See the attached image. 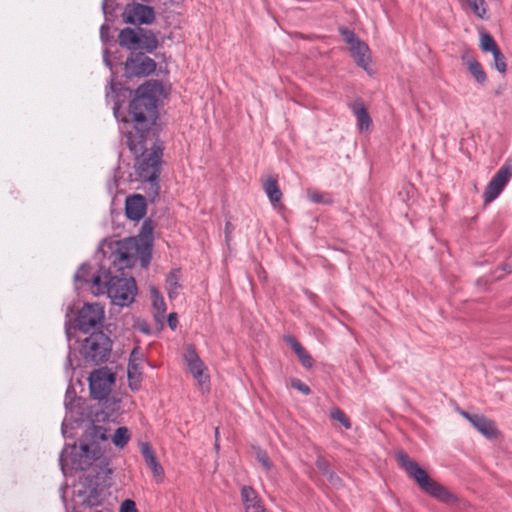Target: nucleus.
<instances>
[{"mask_svg": "<svg viewBox=\"0 0 512 512\" xmlns=\"http://www.w3.org/2000/svg\"><path fill=\"white\" fill-rule=\"evenodd\" d=\"M340 33L347 45H349V51L356 64L363 68L369 75H372V69L369 66L370 63V49L368 45L361 41L356 34L346 28H341Z\"/></svg>", "mask_w": 512, "mask_h": 512, "instance_id": "obj_10", "label": "nucleus"}, {"mask_svg": "<svg viewBox=\"0 0 512 512\" xmlns=\"http://www.w3.org/2000/svg\"><path fill=\"white\" fill-rule=\"evenodd\" d=\"M503 270L507 273H512V263H507L503 266Z\"/></svg>", "mask_w": 512, "mask_h": 512, "instance_id": "obj_50", "label": "nucleus"}, {"mask_svg": "<svg viewBox=\"0 0 512 512\" xmlns=\"http://www.w3.org/2000/svg\"><path fill=\"white\" fill-rule=\"evenodd\" d=\"M142 267H147L151 260V250L149 246H140L138 254Z\"/></svg>", "mask_w": 512, "mask_h": 512, "instance_id": "obj_35", "label": "nucleus"}, {"mask_svg": "<svg viewBox=\"0 0 512 512\" xmlns=\"http://www.w3.org/2000/svg\"><path fill=\"white\" fill-rule=\"evenodd\" d=\"M102 10L105 15H107L108 11V0H103L102 2Z\"/></svg>", "mask_w": 512, "mask_h": 512, "instance_id": "obj_48", "label": "nucleus"}, {"mask_svg": "<svg viewBox=\"0 0 512 512\" xmlns=\"http://www.w3.org/2000/svg\"><path fill=\"white\" fill-rule=\"evenodd\" d=\"M117 186H118L117 181L114 179L113 182H110L108 184V189L110 190V192H112L113 188L116 189Z\"/></svg>", "mask_w": 512, "mask_h": 512, "instance_id": "obj_49", "label": "nucleus"}, {"mask_svg": "<svg viewBox=\"0 0 512 512\" xmlns=\"http://www.w3.org/2000/svg\"><path fill=\"white\" fill-rule=\"evenodd\" d=\"M134 359L135 360V363H138V361L140 360V352H139V348L136 347L132 350V352L130 353V358L129 360H132Z\"/></svg>", "mask_w": 512, "mask_h": 512, "instance_id": "obj_43", "label": "nucleus"}, {"mask_svg": "<svg viewBox=\"0 0 512 512\" xmlns=\"http://www.w3.org/2000/svg\"><path fill=\"white\" fill-rule=\"evenodd\" d=\"M141 448L146 449V448H151V447L148 443H142Z\"/></svg>", "mask_w": 512, "mask_h": 512, "instance_id": "obj_53", "label": "nucleus"}, {"mask_svg": "<svg viewBox=\"0 0 512 512\" xmlns=\"http://www.w3.org/2000/svg\"><path fill=\"white\" fill-rule=\"evenodd\" d=\"M125 212L128 219L138 221L146 213V199L140 194L128 196L125 202Z\"/></svg>", "mask_w": 512, "mask_h": 512, "instance_id": "obj_18", "label": "nucleus"}, {"mask_svg": "<svg viewBox=\"0 0 512 512\" xmlns=\"http://www.w3.org/2000/svg\"><path fill=\"white\" fill-rule=\"evenodd\" d=\"M492 55H493V59H494L495 69L498 72H500L501 74H504L506 72L507 65H506V60H505L503 53L499 49V50H496L495 52H493Z\"/></svg>", "mask_w": 512, "mask_h": 512, "instance_id": "obj_34", "label": "nucleus"}, {"mask_svg": "<svg viewBox=\"0 0 512 512\" xmlns=\"http://www.w3.org/2000/svg\"><path fill=\"white\" fill-rule=\"evenodd\" d=\"M65 332H66V336H67L68 341H70L71 333H70V329L67 326H66Z\"/></svg>", "mask_w": 512, "mask_h": 512, "instance_id": "obj_51", "label": "nucleus"}, {"mask_svg": "<svg viewBox=\"0 0 512 512\" xmlns=\"http://www.w3.org/2000/svg\"><path fill=\"white\" fill-rule=\"evenodd\" d=\"M181 272L179 269L172 270L166 277V290L168 297L173 300L176 299L179 290L181 289L180 284Z\"/></svg>", "mask_w": 512, "mask_h": 512, "instance_id": "obj_24", "label": "nucleus"}, {"mask_svg": "<svg viewBox=\"0 0 512 512\" xmlns=\"http://www.w3.org/2000/svg\"><path fill=\"white\" fill-rule=\"evenodd\" d=\"M142 455L156 482H162L164 479V469L155 455V450H142Z\"/></svg>", "mask_w": 512, "mask_h": 512, "instance_id": "obj_22", "label": "nucleus"}, {"mask_svg": "<svg viewBox=\"0 0 512 512\" xmlns=\"http://www.w3.org/2000/svg\"><path fill=\"white\" fill-rule=\"evenodd\" d=\"M349 108L357 119L358 129L361 132L368 131L371 127L372 120L363 101L361 99H356L349 105Z\"/></svg>", "mask_w": 512, "mask_h": 512, "instance_id": "obj_20", "label": "nucleus"}, {"mask_svg": "<svg viewBox=\"0 0 512 512\" xmlns=\"http://www.w3.org/2000/svg\"><path fill=\"white\" fill-rule=\"evenodd\" d=\"M512 177V166L505 163L496 172L492 179L487 184L485 191L482 195L484 204L492 203L502 193L503 189Z\"/></svg>", "mask_w": 512, "mask_h": 512, "instance_id": "obj_14", "label": "nucleus"}, {"mask_svg": "<svg viewBox=\"0 0 512 512\" xmlns=\"http://www.w3.org/2000/svg\"><path fill=\"white\" fill-rule=\"evenodd\" d=\"M122 16L128 24L148 25L154 21L155 11L151 6L145 4L130 3L126 5Z\"/></svg>", "mask_w": 512, "mask_h": 512, "instance_id": "obj_15", "label": "nucleus"}, {"mask_svg": "<svg viewBox=\"0 0 512 512\" xmlns=\"http://www.w3.org/2000/svg\"><path fill=\"white\" fill-rule=\"evenodd\" d=\"M118 39L122 47L131 51L145 50L151 53L158 47L156 35L142 28L126 27L120 31Z\"/></svg>", "mask_w": 512, "mask_h": 512, "instance_id": "obj_8", "label": "nucleus"}, {"mask_svg": "<svg viewBox=\"0 0 512 512\" xmlns=\"http://www.w3.org/2000/svg\"><path fill=\"white\" fill-rule=\"evenodd\" d=\"M139 250L140 245L136 238H124L115 242L107 261L116 271L122 272L136 263Z\"/></svg>", "mask_w": 512, "mask_h": 512, "instance_id": "obj_7", "label": "nucleus"}, {"mask_svg": "<svg viewBox=\"0 0 512 512\" xmlns=\"http://www.w3.org/2000/svg\"><path fill=\"white\" fill-rule=\"evenodd\" d=\"M257 460L266 471H269L271 469L272 463L264 450H259L257 454Z\"/></svg>", "mask_w": 512, "mask_h": 512, "instance_id": "obj_37", "label": "nucleus"}, {"mask_svg": "<svg viewBox=\"0 0 512 512\" xmlns=\"http://www.w3.org/2000/svg\"><path fill=\"white\" fill-rule=\"evenodd\" d=\"M91 267L87 264H82L74 275L76 282L83 281L85 283L92 284V278L94 275H90Z\"/></svg>", "mask_w": 512, "mask_h": 512, "instance_id": "obj_32", "label": "nucleus"}, {"mask_svg": "<svg viewBox=\"0 0 512 512\" xmlns=\"http://www.w3.org/2000/svg\"><path fill=\"white\" fill-rule=\"evenodd\" d=\"M119 512H138L136 509V504L131 499L124 500L120 505Z\"/></svg>", "mask_w": 512, "mask_h": 512, "instance_id": "obj_40", "label": "nucleus"}, {"mask_svg": "<svg viewBox=\"0 0 512 512\" xmlns=\"http://www.w3.org/2000/svg\"><path fill=\"white\" fill-rule=\"evenodd\" d=\"M115 90V84L111 79L109 89L106 91V99L107 101L113 100L114 116L121 121L120 132L129 150L133 154H137L144 148V144L151 134V127L158 117L157 102L162 94L163 86L158 81H147L140 85L129 104V118L121 117L120 103L116 99Z\"/></svg>", "mask_w": 512, "mask_h": 512, "instance_id": "obj_1", "label": "nucleus"}, {"mask_svg": "<svg viewBox=\"0 0 512 512\" xmlns=\"http://www.w3.org/2000/svg\"><path fill=\"white\" fill-rule=\"evenodd\" d=\"M330 418L337 421L346 430L351 429L352 425L346 414L338 407L331 409Z\"/></svg>", "mask_w": 512, "mask_h": 512, "instance_id": "obj_29", "label": "nucleus"}, {"mask_svg": "<svg viewBox=\"0 0 512 512\" xmlns=\"http://www.w3.org/2000/svg\"><path fill=\"white\" fill-rule=\"evenodd\" d=\"M100 415L96 414L93 419L84 429L80 438V445L78 448H100L102 444H106L110 435L108 429L104 425L99 424Z\"/></svg>", "mask_w": 512, "mask_h": 512, "instance_id": "obj_11", "label": "nucleus"}, {"mask_svg": "<svg viewBox=\"0 0 512 512\" xmlns=\"http://www.w3.org/2000/svg\"><path fill=\"white\" fill-rule=\"evenodd\" d=\"M146 147V143L144 144ZM136 155H140L137 159L136 171L139 178L150 183L154 189V193L158 194L159 190V176L161 172V159L163 155V147L159 140H156L150 151L146 152L145 148L138 152Z\"/></svg>", "mask_w": 512, "mask_h": 512, "instance_id": "obj_6", "label": "nucleus"}, {"mask_svg": "<svg viewBox=\"0 0 512 512\" xmlns=\"http://www.w3.org/2000/svg\"><path fill=\"white\" fill-rule=\"evenodd\" d=\"M474 14L479 18L484 19L487 13L484 0H465Z\"/></svg>", "mask_w": 512, "mask_h": 512, "instance_id": "obj_33", "label": "nucleus"}, {"mask_svg": "<svg viewBox=\"0 0 512 512\" xmlns=\"http://www.w3.org/2000/svg\"><path fill=\"white\" fill-rule=\"evenodd\" d=\"M67 428H68V424H67L66 420H64V421L62 422V434H63V436H64V437H68V434H67V433H68Z\"/></svg>", "mask_w": 512, "mask_h": 512, "instance_id": "obj_47", "label": "nucleus"}, {"mask_svg": "<svg viewBox=\"0 0 512 512\" xmlns=\"http://www.w3.org/2000/svg\"><path fill=\"white\" fill-rule=\"evenodd\" d=\"M127 376H128V382L129 387L132 390H138L140 388L141 383V367L139 363H135V360H129L128 367H127Z\"/></svg>", "mask_w": 512, "mask_h": 512, "instance_id": "obj_25", "label": "nucleus"}, {"mask_svg": "<svg viewBox=\"0 0 512 512\" xmlns=\"http://www.w3.org/2000/svg\"><path fill=\"white\" fill-rule=\"evenodd\" d=\"M184 360L189 372L201 386L209 382V376L205 373L207 368L192 345L186 347Z\"/></svg>", "mask_w": 512, "mask_h": 512, "instance_id": "obj_16", "label": "nucleus"}, {"mask_svg": "<svg viewBox=\"0 0 512 512\" xmlns=\"http://www.w3.org/2000/svg\"><path fill=\"white\" fill-rule=\"evenodd\" d=\"M63 448H72V449H75V448H77V445H76V443H73L72 445H70V444H65Z\"/></svg>", "mask_w": 512, "mask_h": 512, "instance_id": "obj_52", "label": "nucleus"}, {"mask_svg": "<svg viewBox=\"0 0 512 512\" xmlns=\"http://www.w3.org/2000/svg\"><path fill=\"white\" fill-rule=\"evenodd\" d=\"M168 324L172 329H174L176 327V325H177V314L176 313L169 314Z\"/></svg>", "mask_w": 512, "mask_h": 512, "instance_id": "obj_42", "label": "nucleus"}, {"mask_svg": "<svg viewBox=\"0 0 512 512\" xmlns=\"http://www.w3.org/2000/svg\"><path fill=\"white\" fill-rule=\"evenodd\" d=\"M263 189L273 206L280 202L282 192L276 179L272 177L268 178L263 184Z\"/></svg>", "mask_w": 512, "mask_h": 512, "instance_id": "obj_26", "label": "nucleus"}, {"mask_svg": "<svg viewBox=\"0 0 512 512\" xmlns=\"http://www.w3.org/2000/svg\"><path fill=\"white\" fill-rule=\"evenodd\" d=\"M462 61L466 65L469 73L480 85H484L487 82V74L484 71L480 62L473 56L463 55Z\"/></svg>", "mask_w": 512, "mask_h": 512, "instance_id": "obj_21", "label": "nucleus"}, {"mask_svg": "<svg viewBox=\"0 0 512 512\" xmlns=\"http://www.w3.org/2000/svg\"><path fill=\"white\" fill-rule=\"evenodd\" d=\"M71 393H74V389L71 385L68 386L67 388V391H66V400H65V405L67 406L68 405V398L70 397Z\"/></svg>", "mask_w": 512, "mask_h": 512, "instance_id": "obj_46", "label": "nucleus"}, {"mask_svg": "<svg viewBox=\"0 0 512 512\" xmlns=\"http://www.w3.org/2000/svg\"><path fill=\"white\" fill-rule=\"evenodd\" d=\"M92 293H107L113 304L126 307L134 301L137 286L134 278L126 277L123 272L120 276H112L110 267L106 268V264L102 263L92 278Z\"/></svg>", "mask_w": 512, "mask_h": 512, "instance_id": "obj_2", "label": "nucleus"}, {"mask_svg": "<svg viewBox=\"0 0 512 512\" xmlns=\"http://www.w3.org/2000/svg\"><path fill=\"white\" fill-rule=\"evenodd\" d=\"M241 500L245 512H266L258 493L251 486L244 485L241 488Z\"/></svg>", "mask_w": 512, "mask_h": 512, "instance_id": "obj_19", "label": "nucleus"}, {"mask_svg": "<svg viewBox=\"0 0 512 512\" xmlns=\"http://www.w3.org/2000/svg\"><path fill=\"white\" fill-rule=\"evenodd\" d=\"M103 319V307L97 303H87L78 313L77 326L80 331L88 333L91 329L101 326Z\"/></svg>", "mask_w": 512, "mask_h": 512, "instance_id": "obj_13", "label": "nucleus"}, {"mask_svg": "<svg viewBox=\"0 0 512 512\" xmlns=\"http://www.w3.org/2000/svg\"><path fill=\"white\" fill-rule=\"evenodd\" d=\"M325 477L333 488L339 489L342 486L341 478L338 475H336L333 471L326 474Z\"/></svg>", "mask_w": 512, "mask_h": 512, "instance_id": "obj_38", "label": "nucleus"}, {"mask_svg": "<svg viewBox=\"0 0 512 512\" xmlns=\"http://www.w3.org/2000/svg\"><path fill=\"white\" fill-rule=\"evenodd\" d=\"M65 369L66 370H73L72 361H71V351H69L66 362H65Z\"/></svg>", "mask_w": 512, "mask_h": 512, "instance_id": "obj_44", "label": "nucleus"}, {"mask_svg": "<svg viewBox=\"0 0 512 512\" xmlns=\"http://www.w3.org/2000/svg\"><path fill=\"white\" fill-rule=\"evenodd\" d=\"M103 61L104 63L106 64V66H108L109 68H111V62L108 58V50H104V53H103Z\"/></svg>", "mask_w": 512, "mask_h": 512, "instance_id": "obj_45", "label": "nucleus"}, {"mask_svg": "<svg viewBox=\"0 0 512 512\" xmlns=\"http://www.w3.org/2000/svg\"><path fill=\"white\" fill-rule=\"evenodd\" d=\"M397 461L406 473L416 481L422 491L444 503L454 500L453 495L443 485L429 477L427 472L417 462L410 459L406 453L400 451L397 454Z\"/></svg>", "mask_w": 512, "mask_h": 512, "instance_id": "obj_4", "label": "nucleus"}, {"mask_svg": "<svg viewBox=\"0 0 512 512\" xmlns=\"http://www.w3.org/2000/svg\"><path fill=\"white\" fill-rule=\"evenodd\" d=\"M150 294L152 298L153 307L157 310L158 313L164 314L166 311V304L157 288L151 287Z\"/></svg>", "mask_w": 512, "mask_h": 512, "instance_id": "obj_30", "label": "nucleus"}, {"mask_svg": "<svg viewBox=\"0 0 512 512\" xmlns=\"http://www.w3.org/2000/svg\"><path fill=\"white\" fill-rule=\"evenodd\" d=\"M112 342L102 331L94 332L82 344V354L86 362L95 365L105 363L111 354Z\"/></svg>", "mask_w": 512, "mask_h": 512, "instance_id": "obj_9", "label": "nucleus"}, {"mask_svg": "<svg viewBox=\"0 0 512 512\" xmlns=\"http://www.w3.org/2000/svg\"><path fill=\"white\" fill-rule=\"evenodd\" d=\"M307 197L312 203H315V204H330V203H332V198L329 194H323L316 190H308Z\"/></svg>", "mask_w": 512, "mask_h": 512, "instance_id": "obj_31", "label": "nucleus"}, {"mask_svg": "<svg viewBox=\"0 0 512 512\" xmlns=\"http://www.w3.org/2000/svg\"><path fill=\"white\" fill-rule=\"evenodd\" d=\"M112 443L118 447L123 448L126 446L131 438L129 429L125 426L118 427L114 434L110 436Z\"/></svg>", "mask_w": 512, "mask_h": 512, "instance_id": "obj_27", "label": "nucleus"}, {"mask_svg": "<svg viewBox=\"0 0 512 512\" xmlns=\"http://www.w3.org/2000/svg\"><path fill=\"white\" fill-rule=\"evenodd\" d=\"M100 452L101 450H61L59 463L64 473L68 469L76 471L91 469L87 477H95L94 485L97 486L101 474L108 475L112 473V470L103 461L96 463Z\"/></svg>", "mask_w": 512, "mask_h": 512, "instance_id": "obj_3", "label": "nucleus"}, {"mask_svg": "<svg viewBox=\"0 0 512 512\" xmlns=\"http://www.w3.org/2000/svg\"><path fill=\"white\" fill-rule=\"evenodd\" d=\"M155 61L142 52L131 53L125 62V76L127 78L146 77L154 73Z\"/></svg>", "mask_w": 512, "mask_h": 512, "instance_id": "obj_12", "label": "nucleus"}, {"mask_svg": "<svg viewBox=\"0 0 512 512\" xmlns=\"http://www.w3.org/2000/svg\"><path fill=\"white\" fill-rule=\"evenodd\" d=\"M113 384L114 375L104 369L95 370L89 376L90 395L93 399L101 401L105 410L102 411V420L108 419L120 409L119 401L109 397Z\"/></svg>", "mask_w": 512, "mask_h": 512, "instance_id": "obj_5", "label": "nucleus"}, {"mask_svg": "<svg viewBox=\"0 0 512 512\" xmlns=\"http://www.w3.org/2000/svg\"><path fill=\"white\" fill-rule=\"evenodd\" d=\"M291 387L304 395H309L311 393V389L309 388V386L297 378L291 380Z\"/></svg>", "mask_w": 512, "mask_h": 512, "instance_id": "obj_36", "label": "nucleus"}, {"mask_svg": "<svg viewBox=\"0 0 512 512\" xmlns=\"http://www.w3.org/2000/svg\"><path fill=\"white\" fill-rule=\"evenodd\" d=\"M460 414L469 421V423L484 437L488 439L497 438L499 431L495 423L481 414H473L467 411L461 410Z\"/></svg>", "mask_w": 512, "mask_h": 512, "instance_id": "obj_17", "label": "nucleus"}, {"mask_svg": "<svg viewBox=\"0 0 512 512\" xmlns=\"http://www.w3.org/2000/svg\"><path fill=\"white\" fill-rule=\"evenodd\" d=\"M480 48L484 52H495L499 50V47L494 38L487 32H483L480 35Z\"/></svg>", "mask_w": 512, "mask_h": 512, "instance_id": "obj_28", "label": "nucleus"}, {"mask_svg": "<svg viewBox=\"0 0 512 512\" xmlns=\"http://www.w3.org/2000/svg\"><path fill=\"white\" fill-rule=\"evenodd\" d=\"M316 466L319 469V471L322 473L323 476H325L326 474H328L329 472L332 471L330 469L329 462L326 459L322 458V457H319L317 459Z\"/></svg>", "mask_w": 512, "mask_h": 512, "instance_id": "obj_39", "label": "nucleus"}, {"mask_svg": "<svg viewBox=\"0 0 512 512\" xmlns=\"http://www.w3.org/2000/svg\"><path fill=\"white\" fill-rule=\"evenodd\" d=\"M285 342L290 345V347L293 349L295 354L297 355L299 361L301 362L302 366L305 368H312L314 365L313 358L309 355V353L304 349V347L301 345L300 342H298L294 337L292 336H286L284 338Z\"/></svg>", "mask_w": 512, "mask_h": 512, "instance_id": "obj_23", "label": "nucleus"}, {"mask_svg": "<svg viewBox=\"0 0 512 512\" xmlns=\"http://www.w3.org/2000/svg\"><path fill=\"white\" fill-rule=\"evenodd\" d=\"M110 26L107 24H103L100 27V39L106 44L110 40Z\"/></svg>", "mask_w": 512, "mask_h": 512, "instance_id": "obj_41", "label": "nucleus"}]
</instances>
